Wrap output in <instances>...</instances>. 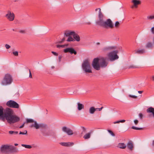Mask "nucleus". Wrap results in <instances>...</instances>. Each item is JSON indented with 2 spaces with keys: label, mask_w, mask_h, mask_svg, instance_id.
<instances>
[{
  "label": "nucleus",
  "mask_w": 154,
  "mask_h": 154,
  "mask_svg": "<svg viewBox=\"0 0 154 154\" xmlns=\"http://www.w3.org/2000/svg\"><path fill=\"white\" fill-rule=\"evenodd\" d=\"M143 92V91H138V92L139 93V94H141V93H142Z\"/></svg>",
  "instance_id": "nucleus-54"
},
{
  "label": "nucleus",
  "mask_w": 154,
  "mask_h": 154,
  "mask_svg": "<svg viewBox=\"0 0 154 154\" xmlns=\"http://www.w3.org/2000/svg\"><path fill=\"white\" fill-rule=\"evenodd\" d=\"M21 146L27 149H30L32 147V146L30 145L22 144Z\"/></svg>",
  "instance_id": "nucleus-31"
},
{
  "label": "nucleus",
  "mask_w": 154,
  "mask_h": 154,
  "mask_svg": "<svg viewBox=\"0 0 154 154\" xmlns=\"http://www.w3.org/2000/svg\"><path fill=\"white\" fill-rule=\"evenodd\" d=\"M92 65L94 69L97 70H99L100 69V66L99 62V58H94L93 60Z\"/></svg>",
  "instance_id": "nucleus-9"
},
{
  "label": "nucleus",
  "mask_w": 154,
  "mask_h": 154,
  "mask_svg": "<svg viewBox=\"0 0 154 154\" xmlns=\"http://www.w3.org/2000/svg\"><path fill=\"white\" fill-rule=\"evenodd\" d=\"M125 121V120H119V122H120L123 123V122H124Z\"/></svg>",
  "instance_id": "nucleus-53"
},
{
  "label": "nucleus",
  "mask_w": 154,
  "mask_h": 154,
  "mask_svg": "<svg viewBox=\"0 0 154 154\" xmlns=\"http://www.w3.org/2000/svg\"><path fill=\"white\" fill-rule=\"evenodd\" d=\"M112 48V47H105L102 48V50L103 51H106L109 50Z\"/></svg>",
  "instance_id": "nucleus-28"
},
{
  "label": "nucleus",
  "mask_w": 154,
  "mask_h": 154,
  "mask_svg": "<svg viewBox=\"0 0 154 154\" xmlns=\"http://www.w3.org/2000/svg\"><path fill=\"white\" fill-rule=\"evenodd\" d=\"M19 32L21 33H24L25 32L24 30H21L19 31Z\"/></svg>",
  "instance_id": "nucleus-51"
},
{
  "label": "nucleus",
  "mask_w": 154,
  "mask_h": 154,
  "mask_svg": "<svg viewBox=\"0 0 154 154\" xmlns=\"http://www.w3.org/2000/svg\"><path fill=\"white\" fill-rule=\"evenodd\" d=\"M90 23H88V24H90Z\"/></svg>",
  "instance_id": "nucleus-61"
},
{
  "label": "nucleus",
  "mask_w": 154,
  "mask_h": 154,
  "mask_svg": "<svg viewBox=\"0 0 154 154\" xmlns=\"http://www.w3.org/2000/svg\"><path fill=\"white\" fill-rule=\"evenodd\" d=\"M75 32L70 30H67L64 31V36L68 37L66 40L67 42H74L75 40L72 37Z\"/></svg>",
  "instance_id": "nucleus-5"
},
{
  "label": "nucleus",
  "mask_w": 154,
  "mask_h": 154,
  "mask_svg": "<svg viewBox=\"0 0 154 154\" xmlns=\"http://www.w3.org/2000/svg\"><path fill=\"white\" fill-rule=\"evenodd\" d=\"M137 67L136 66H131L129 68H137Z\"/></svg>",
  "instance_id": "nucleus-46"
},
{
  "label": "nucleus",
  "mask_w": 154,
  "mask_h": 154,
  "mask_svg": "<svg viewBox=\"0 0 154 154\" xmlns=\"http://www.w3.org/2000/svg\"><path fill=\"white\" fill-rule=\"evenodd\" d=\"M0 119L4 122L5 120L10 124L14 123L19 121L20 118L14 115L13 110L11 109L7 108L3 110L2 107H0Z\"/></svg>",
  "instance_id": "nucleus-1"
},
{
  "label": "nucleus",
  "mask_w": 154,
  "mask_h": 154,
  "mask_svg": "<svg viewBox=\"0 0 154 154\" xmlns=\"http://www.w3.org/2000/svg\"><path fill=\"white\" fill-rule=\"evenodd\" d=\"M101 26L105 28L109 27L112 28L114 27V25L112 21L110 19H108L104 21Z\"/></svg>",
  "instance_id": "nucleus-8"
},
{
  "label": "nucleus",
  "mask_w": 154,
  "mask_h": 154,
  "mask_svg": "<svg viewBox=\"0 0 154 154\" xmlns=\"http://www.w3.org/2000/svg\"><path fill=\"white\" fill-rule=\"evenodd\" d=\"M60 144L62 146L69 147L71 146L74 144V143L73 142H61L60 143Z\"/></svg>",
  "instance_id": "nucleus-19"
},
{
  "label": "nucleus",
  "mask_w": 154,
  "mask_h": 154,
  "mask_svg": "<svg viewBox=\"0 0 154 154\" xmlns=\"http://www.w3.org/2000/svg\"><path fill=\"white\" fill-rule=\"evenodd\" d=\"M34 121L32 119H27L26 120V122L27 123L34 122Z\"/></svg>",
  "instance_id": "nucleus-33"
},
{
  "label": "nucleus",
  "mask_w": 154,
  "mask_h": 154,
  "mask_svg": "<svg viewBox=\"0 0 154 154\" xmlns=\"http://www.w3.org/2000/svg\"><path fill=\"white\" fill-rule=\"evenodd\" d=\"M126 144L123 143H120L119 144V147L120 148L124 149L126 147Z\"/></svg>",
  "instance_id": "nucleus-26"
},
{
  "label": "nucleus",
  "mask_w": 154,
  "mask_h": 154,
  "mask_svg": "<svg viewBox=\"0 0 154 154\" xmlns=\"http://www.w3.org/2000/svg\"><path fill=\"white\" fill-rule=\"evenodd\" d=\"M7 106L10 107L18 108L19 107L18 104L14 101L10 100L8 101L7 103Z\"/></svg>",
  "instance_id": "nucleus-10"
},
{
  "label": "nucleus",
  "mask_w": 154,
  "mask_h": 154,
  "mask_svg": "<svg viewBox=\"0 0 154 154\" xmlns=\"http://www.w3.org/2000/svg\"><path fill=\"white\" fill-rule=\"evenodd\" d=\"M134 122L135 125H137L138 123V121L137 119H135L134 120Z\"/></svg>",
  "instance_id": "nucleus-42"
},
{
  "label": "nucleus",
  "mask_w": 154,
  "mask_h": 154,
  "mask_svg": "<svg viewBox=\"0 0 154 154\" xmlns=\"http://www.w3.org/2000/svg\"><path fill=\"white\" fill-rule=\"evenodd\" d=\"M63 51L65 53L69 52L71 54H73L76 55L77 54L76 51L72 48H68L64 49Z\"/></svg>",
  "instance_id": "nucleus-14"
},
{
  "label": "nucleus",
  "mask_w": 154,
  "mask_h": 154,
  "mask_svg": "<svg viewBox=\"0 0 154 154\" xmlns=\"http://www.w3.org/2000/svg\"><path fill=\"white\" fill-rule=\"evenodd\" d=\"M119 25H120V23H119V22L118 21H117L115 22L114 25H115V26L116 28H118L119 26Z\"/></svg>",
  "instance_id": "nucleus-37"
},
{
  "label": "nucleus",
  "mask_w": 154,
  "mask_h": 154,
  "mask_svg": "<svg viewBox=\"0 0 154 154\" xmlns=\"http://www.w3.org/2000/svg\"><path fill=\"white\" fill-rule=\"evenodd\" d=\"M152 145L153 146H154V140H153L152 143Z\"/></svg>",
  "instance_id": "nucleus-56"
},
{
  "label": "nucleus",
  "mask_w": 154,
  "mask_h": 154,
  "mask_svg": "<svg viewBox=\"0 0 154 154\" xmlns=\"http://www.w3.org/2000/svg\"><path fill=\"white\" fill-rule=\"evenodd\" d=\"M62 131L66 133L68 135H72L73 134V131L69 128L66 126L63 127L62 128Z\"/></svg>",
  "instance_id": "nucleus-13"
},
{
  "label": "nucleus",
  "mask_w": 154,
  "mask_h": 154,
  "mask_svg": "<svg viewBox=\"0 0 154 154\" xmlns=\"http://www.w3.org/2000/svg\"><path fill=\"white\" fill-rule=\"evenodd\" d=\"M92 133L91 131H90L88 133L85 134L83 136V137L85 139H88L90 138L91 134Z\"/></svg>",
  "instance_id": "nucleus-23"
},
{
  "label": "nucleus",
  "mask_w": 154,
  "mask_h": 154,
  "mask_svg": "<svg viewBox=\"0 0 154 154\" xmlns=\"http://www.w3.org/2000/svg\"><path fill=\"white\" fill-rule=\"evenodd\" d=\"M96 44L97 45H100V43L98 42L96 43Z\"/></svg>",
  "instance_id": "nucleus-57"
},
{
  "label": "nucleus",
  "mask_w": 154,
  "mask_h": 154,
  "mask_svg": "<svg viewBox=\"0 0 154 154\" xmlns=\"http://www.w3.org/2000/svg\"><path fill=\"white\" fill-rule=\"evenodd\" d=\"M8 153L9 152H18V149L14 146L9 145Z\"/></svg>",
  "instance_id": "nucleus-17"
},
{
  "label": "nucleus",
  "mask_w": 154,
  "mask_h": 154,
  "mask_svg": "<svg viewBox=\"0 0 154 154\" xmlns=\"http://www.w3.org/2000/svg\"><path fill=\"white\" fill-rule=\"evenodd\" d=\"M118 51H114L109 53L108 54V59L110 61H113L119 58L118 56L117 55Z\"/></svg>",
  "instance_id": "nucleus-6"
},
{
  "label": "nucleus",
  "mask_w": 154,
  "mask_h": 154,
  "mask_svg": "<svg viewBox=\"0 0 154 154\" xmlns=\"http://www.w3.org/2000/svg\"><path fill=\"white\" fill-rule=\"evenodd\" d=\"M146 112L148 113H151L150 114V117H152L154 118V108L152 107H150L146 109Z\"/></svg>",
  "instance_id": "nucleus-18"
},
{
  "label": "nucleus",
  "mask_w": 154,
  "mask_h": 154,
  "mask_svg": "<svg viewBox=\"0 0 154 154\" xmlns=\"http://www.w3.org/2000/svg\"><path fill=\"white\" fill-rule=\"evenodd\" d=\"M43 134H44V135L45 136L47 135L46 134L44 133Z\"/></svg>",
  "instance_id": "nucleus-59"
},
{
  "label": "nucleus",
  "mask_w": 154,
  "mask_h": 154,
  "mask_svg": "<svg viewBox=\"0 0 154 154\" xmlns=\"http://www.w3.org/2000/svg\"><path fill=\"white\" fill-rule=\"evenodd\" d=\"M151 31L152 33L154 34V26L151 28ZM152 42L153 43L154 45V36L152 38Z\"/></svg>",
  "instance_id": "nucleus-34"
},
{
  "label": "nucleus",
  "mask_w": 154,
  "mask_h": 154,
  "mask_svg": "<svg viewBox=\"0 0 154 154\" xmlns=\"http://www.w3.org/2000/svg\"><path fill=\"white\" fill-rule=\"evenodd\" d=\"M77 109L78 111H80L83 109L84 108V105L80 103L79 102H78L77 103Z\"/></svg>",
  "instance_id": "nucleus-20"
},
{
  "label": "nucleus",
  "mask_w": 154,
  "mask_h": 154,
  "mask_svg": "<svg viewBox=\"0 0 154 154\" xmlns=\"http://www.w3.org/2000/svg\"><path fill=\"white\" fill-rule=\"evenodd\" d=\"M9 145H2L0 149L1 152L2 153H8Z\"/></svg>",
  "instance_id": "nucleus-15"
},
{
  "label": "nucleus",
  "mask_w": 154,
  "mask_h": 154,
  "mask_svg": "<svg viewBox=\"0 0 154 154\" xmlns=\"http://www.w3.org/2000/svg\"><path fill=\"white\" fill-rule=\"evenodd\" d=\"M128 96L130 97H132L133 98H136L137 97L136 96L134 95H132L131 94L128 95Z\"/></svg>",
  "instance_id": "nucleus-39"
},
{
  "label": "nucleus",
  "mask_w": 154,
  "mask_h": 154,
  "mask_svg": "<svg viewBox=\"0 0 154 154\" xmlns=\"http://www.w3.org/2000/svg\"><path fill=\"white\" fill-rule=\"evenodd\" d=\"M107 131L113 137L115 136V135L111 131L109 130H108Z\"/></svg>",
  "instance_id": "nucleus-38"
},
{
  "label": "nucleus",
  "mask_w": 154,
  "mask_h": 154,
  "mask_svg": "<svg viewBox=\"0 0 154 154\" xmlns=\"http://www.w3.org/2000/svg\"><path fill=\"white\" fill-rule=\"evenodd\" d=\"M5 17L10 21H13L14 18V14L10 11H8L7 14L6 15Z\"/></svg>",
  "instance_id": "nucleus-12"
},
{
  "label": "nucleus",
  "mask_w": 154,
  "mask_h": 154,
  "mask_svg": "<svg viewBox=\"0 0 154 154\" xmlns=\"http://www.w3.org/2000/svg\"><path fill=\"white\" fill-rule=\"evenodd\" d=\"M98 10H99L98 20L96 21V23L98 25L101 26L105 21V18L102 14L100 8L96 9L95 11H97Z\"/></svg>",
  "instance_id": "nucleus-4"
},
{
  "label": "nucleus",
  "mask_w": 154,
  "mask_h": 154,
  "mask_svg": "<svg viewBox=\"0 0 154 154\" xmlns=\"http://www.w3.org/2000/svg\"><path fill=\"white\" fill-rule=\"evenodd\" d=\"M18 145V144H17V143H15V144H14V145H15V146H17V145Z\"/></svg>",
  "instance_id": "nucleus-58"
},
{
  "label": "nucleus",
  "mask_w": 154,
  "mask_h": 154,
  "mask_svg": "<svg viewBox=\"0 0 154 154\" xmlns=\"http://www.w3.org/2000/svg\"><path fill=\"white\" fill-rule=\"evenodd\" d=\"M13 78L11 75L7 73L5 75L2 82L1 84L2 85L6 86L11 84L13 82Z\"/></svg>",
  "instance_id": "nucleus-2"
},
{
  "label": "nucleus",
  "mask_w": 154,
  "mask_h": 154,
  "mask_svg": "<svg viewBox=\"0 0 154 154\" xmlns=\"http://www.w3.org/2000/svg\"><path fill=\"white\" fill-rule=\"evenodd\" d=\"M54 68V66H53L51 67V68Z\"/></svg>",
  "instance_id": "nucleus-60"
},
{
  "label": "nucleus",
  "mask_w": 154,
  "mask_h": 154,
  "mask_svg": "<svg viewBox=\"0 0 154 154\" xmlns=\"http://www.w3.org/2000/svg\"><path fill=\"white\" fill-rule=\"evenodd\" d=\"M103 108V107H102L100 108H96V109H97V110H98L99 111H100Z\"/></svg>",
  "instance_id": "nucleus-49"
},
{
  "label": "nucleus",
  "mask_w": 154,
  "mask_h": 154,
  "mask_svg": "<svg viewBox=\"0 0 154 154\" xmlns=\"http://www.w3.org/2000/svg\"><path fill=\"white\" fill-rule=\"evenodd\" d=\"M29 77L30 78H32V74H31L30 69H29Z\"/></svg>",
  "instance_id": "nucleus-45"
},
{
  "label": "nucleus",
  "mask_w": 154,
  "mask_h": 154,
  "mask_svg": "<svg viewBox=\"0 0 154 154\" xmlns=\"http://www.w3.org/2000/svg\"><path fill=\"white\" fill-rule=\"evenodd\" d=\"M33 123V124L31 125V127H34L36 129H38L40 128H48V126L42 123L38 124L35 121Z\"/></svg>",
  "instance_id": "nucleus-7"
},
{
  "label": "nucleus",
  "mask_w": 154,
  "mask_h": 154,
  "mask_svg": "<svg viewBox=\"0 0 154 154\" xmlns=\"http://www.w3.org/2000/svg\"><path fill=\"white\" fill-rule=\"evenodd\" d=\"M154 19V14L153 15H149L147 17V19L148 20H151Z\"/></svg>",
  "instance_id": "nucleus-30"
},
{
  "label": "nucleus",
  "mask_w": 154,
  "mask_h": 154,
  "mask_svg": "<svg viewBox=\"0 0 154 154\" xmlns=\"http://www.w3.org/2000/svg\"><path fill=\"white\" fill-rule=\"evenodd\" d=\"M153 44L152 43L150 42H148L146 43V47L148 48H150L152 47Z\"/></svg>",
  "instance_id": "nucleus-27"
},
{
  "label": "nucleus",
  "mask_w": 154,
  "mask_h": 154,
  "mask_svg": "<svg viewBox=\"0 0 154 154\" xmlns=\"http://www.w3.org/2000/svg\"><path fill=\"white\" fill-rule=\"evenodd\" d=\"M51 52L53 54H54V55L55 56H57L58 55V54L57 53H56L55 52L52 51Z\"/></svg>",
  "instance_id": "nucleus-48"
},
{
  "label": "nucleus",
  "mask_w": 154,
  "mask_h": 154,
  "mask_svg": "<svg viewBox=\"0 0 154 154\" xmlns=\"http://www.w3.org/2000/svg\"><path fill=\"white\" fill-rule=\"evenodd\" d=\"M127 148L131 150L133 149V146L132 143L131 142H129L127 144Z\"/></svg>",
  "instance_id": "nucleus-25"
},
{
  "label": "nucleus",
  "mask_w": 154,
  "mask_h": 154,
  "mask_svg": "<svg viewBox=\"0 0 154 154\" xmlns=\"http://www.w3.org/2000/svg\"><path fill=\"white\" fill-rule=\"evenodd\" d=\"M9 133L11 134H17L18 133L17 131H9Z\"/></svg>",
  "instance_id": "nucleus-32"
},
{
  "label": "nucleus",
  "mask_w": 154,
  "mask_h": 154,
  "mask_svg": "<svg viewBox=\"0 0 154 154\" xmlns=\"http://www.w3.org/2000/svg\"><path fill=\"white\" fill-rule=\"evenodd\" d=\"M82 67L83 70L85 72H92L90 64L88 60H86L84 61L82 64Z\"/></svg>",
  "instance_id": "nucleus-3"
},
{
  "label": "nucleus",
  "mask_w": 154,
  "mask_h": 154,
  "mask_svg": "<svg viewBox=\"0 0 154 154\" xmlns=\"http://www.w3.org/2000/svg\"><path fill=\"white\" fill-rule=\"evenodd\" d=\"M139 117L140 118V119H141L142 118L143 115L142 113H140L139 114Z\"/></svg>",
  "instance_id": "nucleus-44"
},
{
  "label": "nucleus",
  "mask_w": 154,
  "mask_h": 154,
  "mask_svg": "<svg viewBox=\"0 0 154 154\" xmlns=\"http://www.w3.org/2000/svg\"><path fill=\"white\" fill-rule=\"evenodd\" d=\"M68 44H66L64 45H57L56 46L57 48H64L66 47H67L68 46Z\"/></svg>",
  "instance_id": "nucleus-29"
},
{
  "label": "nucleus",
  "mask_w": 154,
  "mask_h": 154,
  "mask_svg": "<svg viewBox=\"0 0 154 154\" xmlns=\"http://www.w3.org/2000/svg\"><path fill=\"white\" fill-rule=\"evenodd\" d=\"M5 46L7 49H8L11 48V46L8 44H6Z\"/></svg>",
  "instance_id": "nucleus-40"
},
{
  "label": "nucleus",
  "mask_w": 154,
  "mask_h": 154,
  "mask_svg": "<svg viewBox=\"0 0 154 154\" xmlns=\"http://www.w3.org/2000/svg\"><path fill=\"white\" fill-rule=\"evenodd\" d=\"M25 131L26 132L25 133H24L22 132L21 131H20L19 133V134H23V135H25L27 133V131Z\"/></svg>",
  "instance_id": "nucleus-41"
},
{
  "label": "nucleus",
  "mask_w": 154,
  "mask_h": 154,
  "mask_svg": "<svg viewBox=\"0 0 154 154\" xmlns=\"http://www.w3.org/2000/svg\"><path fill=\"white\" fill-rule=\"evenodd\" d=\"M99 60L100 67L105 68L107 66L108 63L106 61V59L102 57L99 58Z\"/></svg>",
  "instance_id": "nucleus-11"
},
{
  "label": "nucleus",
  "mask_w": 154,
  "mask_h": 154,
  "mask_svg": "<svg viewBox=\"0 0 154 154\" xmlns=\"http://www.w3.org/2000/svg\"><path fill=\"white\" fill-rule=\"evenodd\" d=\"M65 40V38H63L61 41H60L59 42L60 43H62Z\"/></svg>",
  "instance_id": "nucleus-47"
},
{
  "label": "nucleus",
  "mask_w": 154,
  "mask_h": 154,
  "mask_svg": "<svg viewBox=\"0 0 154 154\" xmlns=\"http://www.w3.org/2000/svg\"><path fill=\"white\" fill-rule=\"evenodd\" d=\"M131 2L133 3V5L131 6V8H137L138 6V5L140 4L141 1L138 0H132Z\"/></svg>",
  "instance_id": "nucleus-16"
},
{
  "label": "nucleus",
  "mask_w": 154,
  "mask_h": 154,
  "mask_svg": "<svg viewBox=\"0 0 154 154\" xmlns=\"http://www.w3.org/2000/svg\"><path fill=\"white\" fill-rule=\"evenodd\" d=\"M97 111V109L93 106L91 107L89 109V112L90 114H93Z\"/></svg>",
  "instance_id": "nucleus-22"
},
{
  "label": "nucleus",
  "mask_w": 154,
  "mask_h": 154,
  "mask_svg": "<svg viewBox=\"0 0 154 154\" xmlns=\"http://www.w3.org/2000/svg\"><path fill=\"white\" fill-rule=\"evenodd\" d=\"M72 36L73 37V38L75 40V41H76L77 42H79L80 41V37L78 34L75 33V32Z\"/></svg>",
  "instance_id": "nucleus-21"
},
{
  "label": "nucleus",
  "mask_w": 154,
  "mask_h": 154,
  "mask_svg": "<svg viewBox=\"0 0 154 154\" xmlns=\"http://www.w3.org/2000/svg\"><path fill=\"white\" fill-rule=\"evenodd\" d=\"M119 122V120L117 121L114 122L113 123L114 124H116V123H120V122Z\"/></svg>",
  "instance_id": "nucleus-52"
},
{
  "label": "nucleus",
  "mask_w": 154,
  "mask_h": 154,
  "mask_svg": "<svg viewBox=\"0 0 154 154\" xmlns=\"http://www.w3.org/2000/svg\"><path fill=\"white\" fill-rule=\"evenodd\" d=\"M135 54H142L145 53V51L144 49L135 50L134 51Z\"/></svg>",
  "instance_id": "nucleus-24"
},
{
  "label": "nucleus",
  "mask_w": 154,
  "mask_h": 154,
  "mask_svg": "<svg viewBox=\"0 0 154 154\" xmlns=\"http://www.w3.org/2000/svg\"><path fill=\"white\" fill-rule=\"evenodd\" d=\"M83 131L82 132L81 134H83V132H85L86 131V129L84 127H82V128Z\"/></svg>",
  "instance_id": "nucleus-43"
},
{
  "label": "nucleus",
  "mask_w": 154,
  "mask_h": 154,
  "mask_svg": "<svg viewBox=\"0 0 154 154\" xmlns=\"http://www.w3.org/2000/svg\"><path fill=\"white\" fill-rule=\"evenodd\" d=\"M25 124V122L23 123V124H22V125L20 126L19 127V128H23L24 125Z\"/></svg>",
  "instance_id": "nucleus-50"
},
{
  "label": "nucleus",
  "mask_w": 154,
  "mask_h": 154,
  "mask_svg": "<svg viewBox=\"0 0 154 154\" xmlns=\"http://www.w3.org/2000/svg\"><path fill=\"white\" fill-rule=\"evenodd\" d=\"M12 54L14 56H17L18 55V52L17 51H14V49L13 50Z\"/></svg>",
  "instance_id": "nucleus-35"
},
{
  "label": "nucleus",
  "mask_w": 154,
  "mask_h": 154,
  "mask_svg": "<svg viewBox=\"0 0 154 154\" xmlns=\"http://www.w3.org/2000/svg\"><path fill=\"white\" fill-rule=\"evenodd\" d=\"M131 128L133 129L137 130H141L142 129V128H139L136 127L134 126H133L131 127Z\"/></svg>",
  "instance_id": "nucleus-36"
},
{
  "label": "nucleus",
  "mask_w": 154,
  "mask_h": 154,
  "mask_svg": "<svg viewBox=\"0 0 154 154\" xmlns=\"http://www.w3.org/2000/svg\"><path fill=\"white\" fill-rule=\"evenodd\" d=\"M152 80L154 81V75H153L152 76Z\"/></svg>",
  "instance_id": "nucleus-55"
}]
</instances>
